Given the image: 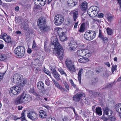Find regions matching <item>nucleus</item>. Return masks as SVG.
I'll list each match as a JSON object with an SVG mask.
<instances>
[{
    "label": "nucleus",
    "instance_id": "nucleus-1",
    "mask_svg": "<svg viewBox=\"0 0 121 121\" xmlns=\"http://www.w3.org/2000/svg\"><path fill=\"white\" fill-rule=\"evenodd\" d=\"M52 42L50 44V47L52 50H54L55 49L56 50L57 56L60 60L62 59L63 57L64 50L63 48L61 46L60 44L58 41V39L56 37H53L51 38Z\"/></svg>",
    "mask_w": 121,
    "mask_h": 121
},
{
    "label": "nucleus",
    "instance_id": "nucleus-2",
    "mask_svg": "<svg viewBox=\"0 0 121 121\" xmlns=\"http://www.w3.org/2000/svg\"><path fill=\"white\" fill-rule=\"evenodd\" d=\"M32 99L31 96L29 95L24 93L18 96L15 100V103L16 105L22 104H26Z\"/></svg>",
    "mask_w": 121,
    "mask_h": 121
},
{
    "label": "nucleus",
    "instance_id": "nucleus-3",
    "mask_svg": "<svg viewBox=\"0 0 121 121\" xmlns=\"http://www.w3.org/2000/svg\"><path fill=\"white\" fill-rule=\"evenodd\" d=\"M25 51V48L23 46H20L15 48L14 53L17 58H22L24 56Z\"/></svg>",
    "mask_w": 121,
    "mask_h": 121
},
{
    "label": "nucleus",
    "instance_id": "nucleus-4",
    "mask_svg": "<svg viewBox=\"0 0 121 121\" xmlns=\"http://www.w3.org/2000/svg\"><path fill=\"white\" fill-rule=\"evenodd\" d=\"M96 35L95 31L93 30H88L85 32L84 35V37L86 39L90 41L95 37Z\"/></svg>",
    "mask_w": 121,
    "mask_h": 121
},
{
    "label": "nucleus",
    "instance_id": "nucleus-5",
    "mask_svg": "<svg viewBox=\"0 0 121 121\" xmlns=\"http://www.w3.org/2000/svg\"><path fill=\"white\" fill-rule=\"evenodd\" d=\"M65 63L68 70L71 73H73L75 72L76 70L74 68V66L70 58H68L66 60Z\"/></svg>",
    "mask_w": 121,
    "mask_h": 121
},
{
    "label": "nucleus",
    "instance_id": "nucleus-6",
    "mask_svg": "<svg viewBox=\"0 0 121 121\" xmlns=\"http://www.w3.org/2000/svg\"><path fill=\"white\" fill-rule=\"evenodd\" d=\"M12 81L16 83H18L22 82L23 79L22 76L18 73L12 75L11 78Z\"/></svg>",
    "mask_w": 121,
    "mask_h": 121
},
{
    "label": "nucleus",
    "instance_id": "nucleus-7",
    "mask_svg": "<svg viewBox=\"0 0 121 121\" xmlns=\"http://www.w3.org/2000/svg\"><path fill=\"white\" fill-rule=\"evenodd\" d=\"M21 88L18 86H13L10 90L9 94L12 97H14L18 94L20 92Z\"/></svg>",
    "mask_w": 121,
    "mask_h": 121
},
{
    "label": "nucleus",
    "instance_id": "nucleus-8",
    "mask_svg": "<svg viewBox=\"0 0 121 121\" xmlns=\"http://www.w3.org/2000/svg\"><path fill=\"white\" fill-rule=\"evenodd\" d=\"M64 18L63 16L61 15H57L55 17L54 22L57 26L60 25L64 22Z\"/></svg>",
    "mask_w": 121,
    "mask_h": 121
},
{
    "label": "nucleus",
    "instance_id": "nucleus-9",
    "mask_svg": "<svg viewBox=\"0 0 121 121\" xmlns=\"http://www.w3.org/2000/svg\"><path fill=\"white\" fill-rule=\"evenodd\" d=\"M27 117L32 121H35L38 118V115L34 111H31L27 114Z\"/></svg>",
    "mask_w": 121,
    "mask_h": 121
},
{
    "label": "nucleus",
    "instance_id": "nucleus-10",
    "mask_svg": "<svg viewBox=\"0 0 121 121\" xmlns=\"http://www.w3.org/2000/svg\"><path fill=\"white\" fill-rule=\"evenodd\" d=\"M78 43L75 40H71L68 45L69 49L71 51H74L78 46Z\"/></svg>",
    "mask_w": 121,
    "mask_h": 121
},
{
    "label": "nucleus",
    "instance_id": "nucleus-11",
    "mask_svg": "<svg viewBox=\"0 0 121 121\" xmlns=\"http://www.w3.org/2000/svg\"><path fill=\"white\" fill-rule=\"evenodd\" d=\"M85 96V94L83 92L78 93L73 96V99L74 101L78 102L80 100L82 97Z\"/></svg>",
    "mask_w": 121,
    "mask_h": 121
},
{
    "label": "nucleus",
    "instance_id": "nucleus-12",
    "mask_svg": "<svg viewBox=\"0 0 121 121\" xmlns=\"http://www.w3.org/2000/svg\"><path fill=\"white\" fill-rule=\"evenodd\" d=\"M38 26L40 30L43 32L47 31L49 30V27L47 26L46 23L38 25Z\"/></svg>",
    "mask_w": 121,
    "mask_h": 121
},
{
    "label": "nucleus",
    "instance_id": "nucleus-13",
    "mask_svg": "<svg viewBox=\"0 0 121 121\" xmlns=\"http://www.w3.org/2000/svg\"><path fill=\"white\" fill-rule=\"evenodd\" d=\"M104 111L103 117L106 115L108 117L111 116L112 114V111L108 107L105 108Z\"/></svg>",
    "mask_w": 121,
    "mask_h": 121
},
{
    "label": "nucleus",
    "instance_id": "nucleus-14",
    "mask_svg": "<svg viewBox=\"0 0 121 121\" xmlns=\"http://www.w3.org/2000/svg\"><path fill=\"white\" fill-rule=\"evenodd\" d=\"M46 0H34L35 4L39 6H44L46 3Z\"/></svg>",
    "mask_w": 121,
    "mask_h": 121
},
{
    "label": "nucleus",
    "instance_id": "nucleus-15",
    "mask_svg": "<svg viewBox=\"0 0 121 121\" xmlns=\"http://www.w3.org/2000/svg\"><path fill=\"white\" fill-rule=\"evenodd\" d=\"M77 53L78 56L82 57L85 56L88 54V53H86V50L85 49L78 50L77 52Z\"/></svg>",
    "mask_w": 121,
    "mask_h": 121
},
{
    "label": "nucleus",
    "instance_id": "nucleus-16",
    "mask_svg": "<svg viewBox=\"0 0 121 121\" xmlns=\"http://www.w3.org/2000/svg\"><path fill=\"white\" fill-rule=\"evenodd\" d=\"M92 8L93 10V11H92L93 17H94L96 16H97L98 15L99 11V8L97 6H92Z\"/></svg>",
    "mask_w": 121,
    "mask_h": 121
},
{
    "label": "nucleus",
    "instance_id": "nucleus-17",
    "mask_svg": "<svg viewBox=\"0 0 121 121\" xmlns=\"http://www.w3.org/2000/svg\"><path fill=\"white\" fill-rule=\"evenodd\" d=\"M54 82L55 85L61 91L64 92H65V91H67L66 89L61 86H60L58 82L55 81L54 79L52 80Z\"/></svg>",
    "mask_w": 121,
    "mask_h": 121
},
{
    "label": "nucleus",
    "instance_id": "nucleus-18",
    "mask_svg": "<svg viewBox=\"0 0 121 121\" xmlns=\"http://www.w3.org/2000/svg\"><path fill=\"white\" fill-rule=\"evenodd\" d=\"M58 34L61 41L63 42L67 40V38L65 35L64 32H62L61 33L59 34L58 32Z\"/></svg>",
    "mask_w": 121,
    "mask_h": 121
},
{
    "label": "nucleus",
    "instance_id": "nucleus-19",
    "mask_svg": "<svg viewBox=\"0 0 121 121\" xmlns=\"http://www.w3.org/2000/svg\"><path fill=\"white\" fill-rule=\"evenodd\" d=\"M46 18L43 17H39L38 20L37 22V25L40 24H44L46 23Z\"/></svg>",
    "mask_w": 121,
    "mask_h": 121
},
{
    "label": "nucleus",
    "instance_id": "nucleus-20",
    "mask_svg": "<svg viewBox=\"0 0 121 121\" xmlns=\"http://www.w3.org/2000/svg\"><path fill=\"white\" fill-rule=\"evenodd\" d=\"M37 88L39 90L44 89V83L41 81H39L37 84Z\"/></svg>",
    "mask_w": 121,
    "mask_h": 121
},
{
    "label": "nucleus",
    "instance_id": "nucleus-21",
    "mask_svg": "<svg viewBox=\"0 0 121 121\" xmlns=\"http://www.w3.org/2000/svg\"><path fill=\"white\" fill-rule=\"evenodd\" d=\"M96 113L99 116H101L102 114V111L101 108L100 107H97L95 109Z\"/></svg>",
    "mask_w": 121,
    "mask_h": 121
},
{
    "label": "nucleus",
    "instance_id": "nucleus-22",
    "mask_svg": "<svg viewBox=\"0 0 121 121\" xmlns=\"http://www.w3.org/2000/svg\"><path fill=\"white\" fill-rule=\"evenodd\" d=\"M68 3L70 7H73L77 4V2H74L73 0H68Z\"/></svg>",
    "mask_w": 121,
    "mask_h": 121
},
{
    "label": "nucleus",
    "instance_id": "nucleus-23",
    "mask_svg": "<svg viewBox=\"0 0 121 121\" xmlns=\"http://www.w3.org/2000/svg\"><path fill=\"white\" fill-rule=\"evenodd\" d=\"M39 114L40 117L42 118H45L47 116L46 112L43 110L40 111Z\"/></svg>",
    "mask_w": 121,
    "mask_h": 121
},
{
    "label": "nucleus",
    "instance_id": "nucleus-24",
    "mask_svg": "<svg viewBox=\"0 0 121 121\" xmlns=\"http://www.w3.org/2000/svg\"><path fill=\"white\" fill-rule=\"evenodd\" d=\"M89 60L87 58H80L78 60V61L81 63H86Z\"/></svg>",
    "mask_w": 121,
    "mask_h": 121
},
{
    "label": "nucleus",
    "instance_id": "nucleus-25",
    "mask_svg": "<svg viewBox=\"0 0 121 121\" xmlns=\"http://www.w3.org/2000/svg\"><path fill=\"white\" fill-rule=\"evenodd\" d=\"M87 4L86 2H83L81 5V8L83 10H86L87 8Z\"/></svg>",
    "mask_w": 121,
    "mask_h": 121
},
{
    "label": "nucleus",
    "instance_id": "nucleus-26",
    "mask_svg": "<svg viewBox=\"0 0 121 121\" xmlns=\"http://www.w3.org/2000/svg\"><path fill=\"white\" fill-rule=\"evenodd\" d=\"M78 12L77 11H76L73 12V20L74 21H76V19L78 17Z\"/></svg>",
    "mask_w": 121,
    "mask_h": 121
},
{
    "label": "nucleus",
    "instance_id": "nucleus-27",
    "mask_svg": "<svg viewBox=\"0 0 121 121\" xmlns=\"http://www.w3.org/2000/svg\"><path fill=\"white\" fill-rule=\"evenodd\" d=\"M117 112L119 113H120L119 109L121 111V103L115 105V106Z\"/></svg>",
    "mask_w": 121,
    "mask_h": 121
},
{
    "label": "nucleus",
    "instance_id": "nucleus-28",
    "mask_svg": "<svg viewBox=\"0 0 121 121\" xmlns=\"http://www.w3.org/2000/svg\"><path fill=\"white\" fill-rule=\"evenodd\" d=\"M85 23H82L81 26L79 30L80 32H84L85 31Z\"/></svg>",
    "mask_w": 121,
    "mask_h": 121
},
{
    "label": "nucleus",
    "instance_id": "nucleus-29",
    "mask_svg": "<svg viewBox=\"0 0 121 121\" xmlns=\"http://www.w3.org/2000/svg\"><path fill=\"white\" fill-rule=\"evenodd\" d=\"M92 8V6L91 7L89 8L87 11V14L89 15V16L91 17H93V9Z\"/></svg>",
    "mask_w": 121,
    "mask_h": 121
},
{
    "label": "nucleus",
    "instance_id": "nucleus-30",
    "mask_svg": "<svg viewBox=\"0 0 121 121\" xmlns=\"http://www.w3.org/2000/svg\"><path fill=\"white\" fill-rule=\"evenodd\" d=\"M53 75L54 77L57 80H59L60 79V75L57 72L53 74Z\"/></svg>",
    "mask_w": 121,
    "mask_h": 121
},
{
    "label": "nucleus",
    "instance_id": "nucleus-31",
    "mask_svg": "<svg viewBox=\"0 0 121 121\" xmlns=\"http://www.w3.org/2000/svg\"><path fill=\"white\" fill-rule=\"evenodd\" d=\"M83 71V70L82 69L80 70L78 73V79L79 83H81V74Z\"/></svg>",
    "mask_w": 121,
    "mask_h": 121
},
{
    "label": "nucleus",
    "instance_id": "nucleus-32",
    "mask_svg": "<svg viewBox=\"0 0 121 121\" xmlns=\"http://www.w3.org/2000/svg\"><path fill=\"white\" fill-rule=\"evenodd\" d=\"M58 70L59 71L61 75H64L66 77H67V75L66 73L64 71V70L62 69L61 68L58 69Z\"/></svg>",
    "mask_w": 121,
    "mask_h": 121
},
{
    "label": "nucleus",
    "instance_id": "nucleus-33",
    "mask_svg": "<svg viewBox=\"0 0 121 121\" xmlns=\"http://www.w3.org/2000/svg\"><path fill=\"white\" fill-rule=\"evenodd\" d=\"M4 40L6 42L11 43V39L8 36L5 37Z\"/></svg>",
    "mask_w": 121,
    "mask_h": 121
},
{
    "label": "nucleus",
    "instance_id": "nucleus-34",
    "mask_svg": "<svg viewBox=\"0 0 121 121\" xmlns=\"http://www.w3.org/2000/svg\"><path fill=\"white\" fill-rule=\"evenodd\" d=\"M64 85L66 88V89L67 90H66L67 91V92H66V91H65V92H68V91H69V85L65 82H64Z\"/></svg>",
    "mask_w": 121,
    "mask_h": 121
},
{
    "label": "nucleus",
    "instance_id": "nucleus-35",
    "mask_svg": "<svg viewBox=\"0 0 121 121\" xmlns=\"http://www.w3.org/2000/svg\"><path fill=\"white\" fill-rule=\"evenodd\" d=\"M107 31L108 34L109 35H111L112 33V30L109 28H108L107 29Z\"/></svg>",
    "mask_w": 121,
    "mask_h": 121
},
{
    "label": "nucleus",
    "instance_id": "nucleus-36",
    "mask_svg": "<svg viewBox=\"0 0 121 121\" xmlns=\"http://www.w3.org/2000/svg\"><path fill=\"white\" fill-rule=\"evenodd\" d=\"M6 57L4 54H0V61L5 60Z\"/></svg>",
    "mask_w": 121,
    "mask_h": 121
},
{
    "label": "nucleus",
    "instance_id": "nucleus-37",
    "mask_svg": "<svg viewBox=\"0 0 121 121\" xmlns=\"http://www.w3.org/2000/svg\"><path fill=\"white\" fill-rule=\"evenodd\" d=\"M98 81V79L95 78H92L91 82L93 84H95L97 83Z\"/></svg>",
    "mask_w": 121,
    "mask_h": 121
},
{
    "label": "nucleus",
    "instance_id": "nucleus-38",
    "mask_svg": "<svg viewBox=\"0 0 121 121\" xmlns=\"http://www.w3.org/2000/svg\"><path fill=\"white\" fill-rule=\"evenodd\" d=\"M22 80L23 81V83L22 82H20V86H24L25 84L27 82V81L25 79L23 80V79Z\"/></svg>",
    "mask_w": 121,
    "mask_h": 121
},
{
    "label": "nucleus",
    "instance_id": "nucleus-39",
    "mask_svg": "<svg viewBox=\"0 0 121 121\" xmlns=\"http://www.w3.org/2000/svg\"><path fill=\"white\" fill-rule=\"evenodd\" d=\"M43 71L45 73L47 74L48 75H50V72L48 70L46 69L45 68H44L43 69Z\"/></svg>",
    "mask_w": 121,
    "mask_h": 121
},
{
    "label": "nucleus",
    "instance_id": "nucleus-40",
    "mask_svg": "<svg viewBox=\"0 0 121 121\" xmlns=\"http://www.w3.org/2000/svg\"><path fill=\"white\" fill-rule=\"evenodd\" d=\"M78 45L79 47V48L81 50L82 49L84 48V45L82 44H81L80 43H79L78 44Z\"/></svg>",
    "mask_w": 121,
    "mask_h": 121
},
{
    "label": "nucleus",
    "instance_id": "nucleus-41",
    "mask_svg": "<svg viewBox=\"0 0 121 121\" xmlns=\"http://www.w3.org/2000/svg\"><path fill=\"white\" fill-rule=\"evenodd\" d=\"M37 47L36 43L35 40H34L32 44V49H33Z\"/></svg>",
    "mask_w": 121,
    "mask_h": 121
},
{
    "label": "nucleus",
    "instance_id": "nucleus-42",
    "mask_svg": "<svg viewBox=\"0 0 121 121\" xmlns=\"http://www.w3.org/2000/svg\"><path fill=\"white\" fill-rule=\"evenodd\" d=\"M102 40L104 41V44H106L108 42V38L107 37L104 38L103 37Z\"/></svg>",
    "mask_w": 121,
    "mask_h": 121
},
{
    "label": "nucleus",
    "instance_id": "nucleus-43",
    "mask_svg": "<svg viewBox=\"0 0 121 121\" xmlns=\"http://www.w3.org/2000/svg\"><path fill=\"white\" fill-rule=\"evenodd\" d=\"M45 84L47 86H49L50 85V82L49 80L48 79H46L45 80Z\"/></svg>",
    "mask_w": 121,
    "mask_h": 121
},
{
    "label": "nucleus",
    "instance_id": "nucleus-44",
    "mask_svg": "<svg viewBox=\"0 0 121 121\" xmlns=\"http://www.w3.org/2000/svg\"><path fill=\"white\" fill-rule=\"evenodd\" d=\"M109 121H116V119L114 117H112L109 118Z\"/></svg>",
    "mask_w": 121,
    "mask_h": 121
},
{
    "label": "nucleus",
    "instance_id": "nucleus-45",
    "mask_svg": "<svg viewBox=\"0 0 121 121\" xmlns=\"http://www.w3.org/2000/svg\"><path fill=\"white\" fill-rule=\"evenodd\" d=\"M109 72L108 71H106L103 73V75L105 77H107L109 75Z\"/></svg>",
    "mask_w": 121,
    "mask_h": 121
},
{
    "label": "nucleus",
    "instance_id": "nucleus-46",
    "mask_svg": "<svg viewBox=\"0 0 121 121\" xmlns=\"http://www.w3.org/2000/svg\"><path fill=\"white\" fill-rule=\"evenodd\" d=\"M99 38H101V39H103V38L104 37V36L102 34L101 31L100 30H99Z\"/></svg>",
    "mask_w": 121,
    "mask_h": 121
},
{
    "label": "nucleus",
    "instance_id": "nucleus-47",
    "mask_svg": "<svg viewBox=\"0 0 121 121\" xmlns=\"http://www.w3.org/2000/svg\"><path fill=\"white\" fill-rule=\"evenodd\" d=\"M82 117L83 118H85L88 117L87 115L86 112H84L83 113Z\"/></svg>",
    "mask_w": 121,
    "mask_h": 121
},
{
    "label": "nucleus",
    "instance_id": "nucleus-48",
    "mask_svg": "<svg viewBox=\"0 0 121 121\" xmlns=\"http://www.w3.org/2000/svg\"><path fill=\"white\" fill-rule=\"evenodd\" d=\"M7 34H4L3 35H0V38H3V39H4V38L6 36Z\"/></svg>",
    "mask_w": 121,
    "mask_h": 121
},
{
    "label": "nucleus",
    "instance_id": "nucleus-49",
    "mask_svg": "<svg viewBox=\"0 0 121 121\" xmlns=\"http://www.w3.org/2000/svg\"><path fill=\"white\" fill-rule=\"evenodd\" d=\"M107 17L108 21L110 22L111 21L112 18V16H108Z\"/></svg>",
    "mask_w": 121,
    "mask_h": 121
},
{
    "label": "nucleus",
    "instance_id": "nucleus-50",
    "mask_svg": "<svg viewBox=\"0 0 121 121\" xmlns=\"http://www.w3.org/2000/svg\"><path fill=\"white\" fill-rule=\"evenodd\" d=\"M46 121H56V120L54 117L53 118H49Z\"/></svg>",
    "mask_w": 121,
    "mask_h": 121
},
{
    "label": "nucleus",
    "instance_id": "nucleus-51",
    "mask_svg": "<svg viewBox=\"0 0 121 121\" xmlns=\"http://www.w3.org/2000/svg\"><path fill=\"white\" fill-rule=\"evenodd\" d=\"M116 69V66H112V72H113Z\"/></svg>",
    "mask_w": 121,
    "mask_h": 121
},
{
    "label": "nucleus",
    "instance_id": "nucleus-52",
    "mask_svg": "<svg viewBox=\"0 0 121 121\" xmlns=\"http://www.w3.org/2000/svg\"><path fill=\"white\" fill-rule=\"evenodd\" d=\"M51 70L52 71L51 73L53 74L57 72L55 68H53V69H51Z\"/></svg>",
    "mask_w": 121,
    "mask_h": 121
},
{
    "label": "nucleus",
    "instance_id": "nucleus-53",
    "mask_svg": "<svg viewBox=\"0 0 121 121\" xmlns=\"http://www.w3.org/2000/svg\"><path fill=\"white\" fill-rule=\"evenodd\" d=\"M12 119H13L14 120H16L17 119H20V118L18 117H17L15 116H13V117H12Z\"/></svg>",
    "mask_w": 121,
    "mask_h": 121
},
{
    "label": "nucleus",
    "instance_id": "nucleus-54",
    "mask_svg": "<svg viewBox=\"0 0 121 121\" xmlns=\"http://www.w3.org/2000/svg\"><path fill=\"white\" fill-rule=\"evenodd\" d=\"M103 119L104 121H109V118L105 117L104 116L103 117Z\"/></svg>",
    "mask_w": 121,
    "mask_h": 121
},
{
    "label": "nucleus",
    "instance_id": "nucleus-55",
    "mask_svg": "<svg viewBox=\"0 0 121 121\" xmlns=\"http://www.w3.org/2000/svg\"><path fill=\"white\" fill-rule=\"evenodd\" d=\"M74 118L76 120H78L79 118V117L78 115H77V114H75Z\"/></svg>",
    "mask_w": 121,
    "mask_h": 121
},
{
    "label": "nucleus",
    "instance_id": "nucleus-56",
    "mask_svg": "<svg viewBox=\"0 0 121 121\" xmlns=\"http://www.w3.org/2000/svg\"><path fill=\"white\" fill-rule=\"evenodd\" d=\"M26 111V110H24L21 113V116H25V112Z\"/></svg>",
    "mask_w": 121,
    "mask_h": 121
},
{
    "label": "nucleus",
    "instance_id": "nucleus-57",
    "mask_svg": "<svg viewBox=\"0 0 121 121\" xmlns=\"http://www.w3.org/2000/svg\"><path fill=\"white\" fill-rule=\"evenodd\" d=\"M113 83H109L107 86V87H111L113 85Z\"/></svg>",
    "mask_w": 121,
    "mask_h": 121
},
{
    "label": "nucleus",
    "instance_id": "nucleus-58",
    "mask_svg": "<svg viewBox=\"0 0 121 121\" xmlns=\"http://www.w3.org/2000/svg\"><path fill=\"white\" fill-rule=\"evenodd\" d=\"M45 44L44 45V49L45 51H48V49L46 46V43H44Z\"/></svg>",
    "mask_w": 121,
    "mask_h": 121
},
{
    "label": "nucleus",
    "instance_id": "nucleus-59",
    "mask_svg": "<svg viewBox=\"0 0 121 121\" xmlns=\"http://www.w3.org/2000/svg\"><path fill=\"white\" fill-rule=\"evenodd\" d=\"M104 14L102 13H100L98 15V16L100 18L103 17Z\"/></svg>",
    "mask_w": 121,
    "mask_h": 121
},
{
    "label": "nucleus",
    "instance_id": "nucleus-60",
    "mask_svg": "<svg viewBox=\"0 0 121 121\" xmlns=\"http://www.w3.org/2000/svg\"><path fill=\"white\" fill-rule=\"evenodd\" d=\"M93 19L94 22H99V20L96 18H93Z\"/></svg>",
    "mask_w": 121,
    "mask_h": 121
},
{
    "label": "nucleus",
    "instance_id": "nucleus-61",
    "mask_svg": "<svg viewBox=\"0 0 121 121\" xmlns=\"http://www.w3.org/2000/svg\"><path fill=\"white\" fill-rule=\"evenodd\" d=\"M78 23V22H75V23L74 25V28H77Z\"/></svg>",
    "mask_w": 121,
    "mask_h": 121
},
{
    "label": "nucleus",
    "instance_id": "nucleus-62",
    "mask_svg": "<svg viewBox=\"0 0 121 121\" xmlns=\"http://www.w3.org/2000/svg\"><path fill=\"white\" fill-rule=\"evenodd\" d=\"M29 92L30 93H32L34 92V90L33 89H31L29 90Z\"/></svg>",
    "mask_w": 121,
    "mask_h": 121
},
{
    "label": "nucleus",
    "instance_id": "nucleus-63",
    "mask_svg": "<svg viewBox=\"0 0 121 121\" xmlns=\"http://www.w3.org/2000/svg\"><path fill=\"white\" fill-rule=\"evenodd\" d=\"M19 7L18 6H17L15 7V10L16 11H17L19 10Z\"/></svg>",
    "mask_w": 121,
    "mask_h": 121
},
{
    "label": "nucleus",
    "instance_id": "nucleus-64",
    "mask_svg": "<svg viewBox=\"0 0 121 121\" xmlns=\"http://www.w3.org/2000/svg\"><path fill=\"white\" fill-rule=\"evenodd\" d=\"M32 51L31 50V49H30L29 48L27 50V52L28 53L30 54Z\"/></svg>",
    "mask_w": 121,
    "mask_h": 121
}]
</instances>
